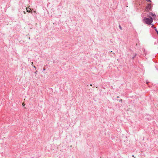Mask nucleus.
Instances as JSON below:
<instances>
[{
	"label": "nucleus",
	"mask_w": 158,
	"mask_h": 158,
	"mask_svg": "<svg viewBox=\"0 0 158 158\" xmlns=\"http://www.w3.org/2000/svg\"><path fill=\"white\" fill-rule=\"evenodd\" d=\"M152 10V6L151 4H148L145 10V11L148 12Z\"/></svg>",
	"instance_id": "2"
},
{
	"label": "nucleus",
	"mask_w": 158,
	"mask_h": 158,
	"mask_svg": "<svg viewBox=\"0 0 158 158\" xmlns=\"http://www.w3.org/2000/svg\"><path fill=\"white\" fill-rule=\"evenodd\" d=\"M31 63V65H32L33 66V62H32Z\"/></svg>",
	"instance_id": "10"
},
{
	"label": "nucleus",
	"mask_w": 158,
	"mask_h": 158,
	"mask_svg": "<svg viewBox=\"0 0 158 158\" xmlns=\"http://www.w3.org/2000/svg\"><path fill=\"white\" fill-rule=\"evenodd\" d=\"M22 105L23 106H24L25 105V104L24 103V102H23L22 104Z\"/></svg>",
	"instance_id": "7"
},
{
	"label": "nucleus",
	"mask_w": 158,
	"mask_h": 158,
	"mask_svg": "<svg viewBox=\"0 0 158 158\" xmlns=\"http://www.w3.org/2000/svg\"><path fill=\"white\" fill-rule=\"evenodd\" d=\"M146 1H147L148 2H151V0H146Z\"/></svg>",
	"instance_id": "6"
},
{
	"label": "nucleus",
	"mask_w": 158,
	"mask_h": 158,
	"mask_svg": "<svg viewBox=\"0 0 158 158\" xmlns=\"http://www.w3.org/2000/svg\"><path fill=\"white\" fill-rule=\"evenodd\" d=\"M119 27L121 29H122V28L120 26H119Z\"/></svg>",
	"instance_id": "9"
},
{
	"label": "nucleus",
	"mask_w": 158,
	"mask_h": 158,
	"mask_svg": "<svg viewBox=\"0 0 158 158\" xmlns=\"http://www.w3.org/2000/svg\"><path fill=\"white\" fill-rule=\"evenodd\" d=\"M155 30L156 31L157 34L158 35V31H157V29L156 28H155Z\"/></svg>",
	"instance_id": "5"
},
{
	"label": "nucleus",
	"mask_w": 158,
	"mask_h": 158,
	"mask_svg": "<svg viewBox=\"0 0 158 158\" xmlns=\"http://www.w3.org/2000/svg\"><path fill=\"white\" fill-rule=\"evenodd\" d=\"M143 21L145 23L149 25L151 24L153 22V19L151 17L149 18L145 17L143 19Z\"/></svg>",
	"instance_id": "1"
},
{
	"label": "nucleus",
	"mask_w": 158,
	"mask_h": 158,
	"mask_svg": "<svg viewBox=\"0 0 158 158\" xmlns=\"http://www.w3.org/2000/svg\"><path fill=\"white\" fill-rule=\"evenodd\" d=\"M152 27H153V25H152Z\"/></svg>",
	"instance_id": "11"
},
{
	"label": "nucleus",
	"mask_w": 158,
	"mask_h": 158,
	"mask_svg": "<svg viewBox=\"0 0 158 158\" xmlns=\"http://www.w3.org/2000/svg\"><path fill=\"white\" fill-rule=\"evenodd\" d=\"M33 67H34V68H36V67H35V66H33Z\"/></svg>",
	"instance_id": "12"
},
{
	"label": "nucleus",
	"mask_w": 158,
	"mask_h": 158,
	"mask_svg": "<svg viewBox=\"0 0 158 158\" xmlns=\"http://www.w3.org/2000/svg\"><path fill=\"white\" fill-rule=\"evenodd\" d=\"M149 15H151L152 16H156L155 14H153V13H149Z\"/></svg>",
	"instance_id": "4"
},
{
	"label": "nucleus",
	"mask_w": 158,
	"mask_h": 158,
	"mask_svg": "<svg viewBox=\"0 0 158 158\" xmlns=\"http://www.w3.org/2000/svg\"><path fill=\"white\" fill-rule=\"evenodd\" d=\"M26 9L27 10V12H30V10H31V9L30 8H29L28 7Z\"/></svg>",
	"instance_id": "3"
},
{
	"label": "nucleus",
	"mask_w": 158,
	"mask_h": 158,
	"mask_svg": "<svg viewBox=\"0 0 158 158\" xmlns=\"http://www.w3.org/2000/svg\"><path fill=\"white\" fill-rule=\"evenodd\" d=\"M37 71H35V74H36V73H37Z\"/></svg>",
	"instance_id": "8"
}]
</instances>
